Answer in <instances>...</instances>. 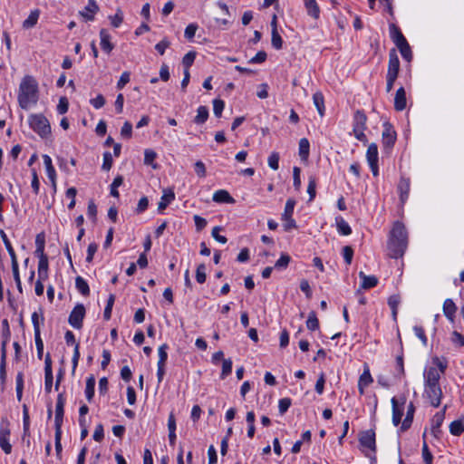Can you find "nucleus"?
Masks as SVG:
<instances>
[{"label": "nucleus", "instance_id": "45", "mask_svg": "<svg viewBox=\"0 0 464 464\" xmlns=\"http://www.w3.org/2000/svg\"><path fill=\"white\" fill-rule=\"evenodd\" d=\"M307 193L309 194V201L314 200L316 195V180L314 177L309 178Z\"/></svg>", "mask_w": 464, "mask_h": 464}, {"label": "nucleus", "instance_id": "31", "mask_svg": "<svg viewBox=\"0 0 464 464\" xmlns=\"http://www.w3.org/2000/svg\"><path fill=\"white\" fill-rule=\"evenodd\" d=\"M450 432L454 436H459L464 432V417H461L450 423Z\"/></svg>", "mask_w": 464, "mask_h": 464}, {"label": "nucleus", "instance_id": "54", "mask_svg": "<svg viewBox=\"0 0 464 464\" xmlns=\"http://www.w3.org/2000/svg\"><path fill=\"white\" fill-rule=\"evenodd\" d=\"M112 162H113V160H112V156H111V152L105 151L103 153V163H102V169L106 171L110 170L111 169Z\"/></svg>", "mask_w": 464, "mask_h": 464}, {"label": "nucleus", "instance_id": "34", "mask_svg": "<svg viewBox=\"0 0 464 464\" xmlns=\"http://www.w3.org/2000/svg\"><path fill=\"white\" fill-rule=\"evenodd\" d=\"M6 341L2 343L1 346V362H0V378L2 381L5 378V364H6Z\"/></svg>", "mask_w": 464, "mask_h": 464}, {"label": "nucleus", "instance_id": "7", "mask_svg": "<svg viewBox=\"0 0 464 464\" xmlns=\"http://www.w3.org/2000/svg\"><path fill=\"white\" fill-rule=\"evenodd\" d=\"M424 397L430 406H440L442 397L440 384H425Z\"/></svg>", "mask_w": 464, "mask_h": 464}, {"label": "nucleus", "instance_id": "23", "mask_svg": "<svg viewBox=\"0 0 464 464\" xmlns=\"http://www.w3.org/2000/svg\"><path fill=\"white\" fill-rule=\"evenodd\" d=\"M362 279L361 287L362 289H370L377 285L378 278L375 276H366L363 272L359 273Z\"/></svg>", "mask_w": 464, "mask_h": 464}, {"label": "nucleus", "instance_id": "13", "mask_svg": "<svg viewBox=\"0 0 464 464\" xmlns=\"http://www.w3.org/2000/svg\"><path fill=\"white\" fill-rule=\"evenodd\" d=\"M373 382V379L371 375L369 366L364 365L362 373L360 375L358 380V389L361 394L364 392L365 388Z\"/></svg>", "mask_w": 464, "mask_h": 464}, {"label": "nucleus", "instance_id": "21", "mask_svg": "<svg viewBox=\"0 0 464 464\" xmlns=\"http://www.w3.org/2000/svg\"><path fill=\"white\" fill-rule=\"evenodd\" d=\"M213 200L218 203H227L234 204L235 199L230 196V194L225 189L217 190L213 194Z\"/></svg>", "mask_w": 464, "mask_h": 464}, {"label": "nucleus", "instance_id": "33", "mask_svg": "<svg viewBox=\"0 0 464 464\" xmlns=\"http://www.w3.org/2000/svg\"><path fill=\"white\" fill-rule=\"evenodd\" d=\"M208 118V110L206 106H199L197 110V115L194 121L197 124H203Z\"/></svg>", "mask_w": 464, "mask_h": 464}, {"label": "nucleus", "instance_id": "29", "mask_svg": "<svg viewBox=\"0 0 464 464\" xmlns=\"http://www.w3.org/2000/svg\"><path fill=\"white\" fill-rule=\"evenodd\" d=\"M415 409L416 408H408L405 418L401 422V426L400 427L401 432H405L411 428L415 413Z\"/></svg>", "mask_w": 464, "mask_h": 464}, {"label": "nucleus", "instance_id": "51", "mask_svg": "<svg viewBox=\"0 0 464 464\" xmlns=\"http://www.w3.org/2000/svg\"><path fill=\"white\" fill-rule=\"evenodd\" d=\"M290 256L287 254H282L279 259L276 262L275 267L277 269L285 268L290 262Z\"/></svg>", "mask_w": 464, "mask_h": 464}, {"label": "nucleus", "instance_id": "44", "mask_svg": "<svg viewBox=\"0 0 464 464\" xmlns=\"http://www.w3.org/2000/svg\"><path fill=\"white\" fill-rule=\"evenodd\" d=\"M206 266L204 264H200L198 266L196 270V280L198 284H203L206 282Z\"/></svg>", "mask_w": 464, "mask_h": 464}, {"label": "nucleus", "instance_id": "11", "mask_svg": "<svg viewBox=\"0 0 464 464\" xmlns=\"http://www.w3.org/2000/svg\"><path fill=\"white\" fill-rule=\"evenodd\" d=\"M400 71V60L395 49H392L389 53V63L387 75L398 77Z\"/></svg>", "mask_w": 464, "mask_h": 464}, {"label": "nucleus", "instance_id": "41", "mask_svg": "<svg viewBox=\"0 0 464 464\" xmlns=\"http://www.w3.org/2000/svg\"><path fill=\"white\" fill-rule=\"evenodd\" d=\"M35 245H36L35 254L37 256L45 255L44 254L45 240H44V235L43 233H40L36 236Z\"/></svg>", "mask_w": 464, "mask_h": 464}, {"label": "nucleus", "instance_id": "20", "mask_svg": "<svg viewBox=\"0 0 464 464\" xmlns=\"http://www.w3.org/2000/svg\"><path fill=\"white\" fill-rule=\"evenodd\" d=\"M390 34H391L392 40L396 44V46H400V45L407 43V40L401 34V30L394 24H392L390 25Z\"/></svg>", "mask_w": 464, "mask_h": 464}, {"label": "nucleus", "instance_id": "16", "mask_svg": "<svg viewBox=\"0 0 464 464\" xmlns=\"http://www.w3.org/2000/svg\"><path fill=\"white\" fill-rule=\"evenodd\" d=\"M175 199V193L172 188L163 189V194L158 205L159 212H162L168 205Z\"/></svg>", "mask_w": 464, "mask_h": 464}, {"label": "nucleus", "instance_id": "9", "mask_svg": "<svg viewBox=\"0 0 464 464\" xmlns=\"http://www.w3.org/2000/svg\"><path fill=\"white\" fill-rule=\"evenodd\" d=\"M295 206V200L293 198L287 199L284 213L282 214V219L284 221V228L285 231H289L296 227L295 221L292 218L294 208Z\"/></svg>", "mask_w": 464, "mask_h": 464}, {"label": "nucleus", "instance_id": "8", "mask_svg": "<svg viewBox=\"0 0 464 464\" xmlns=\"http://www.w3.org/2000/svg\"><path fill=\"white\" fill-rule=\"evenodd\" d=\"M85 307L82 304H78L72 310L68 322L74 329H81L82 327V321L85 316Z\"/></svg>", "mask_w": 464, "mask_h": 464}, {"label": "nucleus", "instance_id": "50", "mask_svg": "<svg viewBox=\"0 0 464 464\" xmlns=\"http://www.w3.org/2000/svg\"><path fill=\"white\" fill-rule=\"evenodd\" d=\"M267 163L272 169L277 170L279 168V154L272 152L268 157Z\"/></svg>", "mask_w": 464, "mask_h": 464}, {"label": "nucleus", "instance_id": "38", "mask_svg": "<svg viewBox=\"0 0 464 464\" xmlns=\"http://www.w3.org/2000/svg\"><path fill=\"white\" fill-rule=\"evenodd\" d=\"M306 326L311 331H315L319 328V321L316 317L315 312L312 311L309 313Z\"/></svg>", "mask_w": 464, "mask_h": 464}, {"label": "nucleus", "instance_id": "62", "mask_svg": "<svg viewBox=\"0 0 464 464\" xmlns=\"http://www.w3.org/2000/svg\"><path fill=\"white\" fill-rule=\"evenodd\" d=\"M343 256L345 263L347 265H350L352 263L353 256V248L351 246H345L343 248Z\"/></svg>", "mask_w": 464, "mask_h": 464}, {"label": "nucleus", "instance_id": "22", "mask_svg": "<svg viewBox=\"0 0 464 464\" xmlns=\"http://www.w3.org/2000/svg\"><path fill=\"white\" fill-rule=\"evenodd\" d=\"M398 190L400 193V199L401 203H404L407 200L410 192V179L401 178L398 184Z\"/></svg>", "mask_w": 464, "mask_h": 464}, {"label": "nucleus", "instance_id": "36", "mask_svg": "<svg viewBox=\"0 0 464 464\" xmlns=\"http://www.w3.org/2000/svg\"><path fill=\"white\" fill-rule=\"evenodd\" d=\"M310 144L307 139L303 138L299 141V155L303 160H306L309 156Z\"/></svg>", "mask_w": 464, "mask_h": 464}, {"label": "nucleus", "instance_id": "1", "mask_svg": "<svg viewBox=\"0 0 464 464\" xmlns=\"http://www.w3.org/2000/svg\"><path fill=\"white\" fill-rule=\"evenodd\" d=\"M408 246V233L401 222H395L388 240L389 256L392 258L401 257Z\"/></svg>", "mask_w": 464, "mask_h": 464}, {"label": "nucleus", "instance_id": "47", "mask_svg": "<svg viewBox=\"0 0 464 464\" xmlns=\"http://www.w3.org/2000/svg\"><path fill=\"white\" fill-rule=\"evenodd\" d=\"M397 47L400 50L401 56L406 61L410 62L412 58V53L408 42Z\"/></svg>", "mask_w": 464, "mask_h": 464}, {"label": "nucleus", "instance_id": "49", "mask_svg": "<svg viewBox=\"0 0 464 464\" xmlns=\"http://www.w3.org/2000/svg\"><path fill=\"white\" fill-rule=\"evenodd\" d=\"M123 182V178L121 176H117L111 185V195L112 197H115V198H118L119 197V191H118V187H120Z\"/></svg>", "mask_w": 464, "mask_h": 464}, {"label": "nucleus", "instance_id": "40", "mask_svg": "<svg viewBox=\"0 0 464 464\" xmlns=\"http://www.w3.org/2000/svg\"><path fill=\"white\" fill-rule=\"evenodd\" d=\"M313 101H314V103L319 112V114L321 116L324 115V96L321 92H315L314 95H313Z\"/></svg>", "mask_w": 464, "mask_h": 464}, {"label": "nucleus", "instance_id": "26", "mask_svg": "<svg viewBox=\"0 0 464 464\" xmlns=\"http://www.w3.org/2000/svg\"><path fill=\"white\" fill-rule=\"evenodd\" d=\"M337 231L342 236H349L352 234V228L349 224L341 217L335 218Z\"/></svg>", "mask_w": 464, "mask_h": 464}, {"label": "nucleus", "instance_id": "35", "mask_svg": "<svg viewBox=\"0 0 464 464\" xmlns=\"http://www.w3.org/2000/svg\"><path fill=\"white\" fill-rule=\"evenodd\" d=\"M157 158V153L150 149H147L144 151V164L148 166H151L154 169H158V165L154 163L155 159Z\"/></svg>", "mask_w": 464, "mask_h": 464}, {"label": "nucleus", "instance_id": "15", "mask_svg": "<svg viewBox=\"0 0 464 464\" xmlns=\"http://www.w3.org/2000/svg\"><path fill=\"white\" fill-rule=\"evenodd\" d=\"M407 106L406 92L403 87H400L394 97V109L398 111H403Z\"/></svg>", "mask_w": 464, "mask_h": 464}, {"label": "nucleus", "instance_id": "37", "mask_svg": "<svg viewBox=\"0 0 464 464\" xmlns=\"http://www.w3.org/2000/svg\"><path fill=\"white\" fill-rule=\"evenodd\" d=\"M75 286L77 290L84 296L89 295L90 288L87 282L82 277L77 276L75 279Z\"/></svg>", "mask_w": 464, "mask_h": 464}, {"label": "nucleus", "instance_id": "27", "mask_svg": "<svg viewBox=\"0 0 464 464\" xmlns=\"http://www.w3.org/2000/svg\"><path fill=\"white\" fill-rule=\"evenodd\" d=\"M96 380L93 375H90L86 379V386H85V396L89 403L92 402V399L94 395V389H95Z\"/></svg>", "mask_w": 464, "mask_h": 464}, {"label": "nucleus", "instance_id": "19", "mask_svg": "<svg viewBox=\"0 0 464 464\" xmlns=\"http://www.w3.org/2000/svg\"><path fill=\"white\" fill-rule=\"evenodd\" d=\"M100 38L102 49L107 53H110L113 50L114 45L111 42V35L106 29H102L100 31Z\"/></svg>", "mask_w": 464, "mask_h": 464}, {"label": "nucleus", "instance_id": "48", "mask_svg": "<svg viewBox=\"0 0 464 464\" xmlns=\"http://www.w3.org/2000/svg\"><path fill=\"white\" fill-rule=\"evenodd\" d=\"M405 408H392V423L398 426L401 422Z\"/></svg>", "mask_w": 464, "mask_h": 464}, {"label": "nucleus", "instance_id": "64", "mask_svg": "<svg viewBox=\"0 0 464 464\" xmlns=\"http://www.w3.org/2000/svg\"><path fill=\"white\" fill-rule=\"evenodd\" d=\"M451 342L459 346L464 345V335L457 331H454L451 335Z\"/></svg>", "mask_w": 464, "mask_h": 464}, {"label": "nucleus", "instance_id": "3", "mask_svg": "<svg viewBox=\"0 0 464 464\" xmlns=\"http://www.w3.org/2000/svg\"><path fill=\"white\" fill-rule=\"evenodd\" d=\"M447 363L440 358L432 359V365L424 372L425 384H439L440 375L444 373Z\"/></svg>", "mask_w": 464, "mask_h": 464}, {"label": "nucleus", "instance_id": "4", "mask_svg": "<svg viewBox=\"0 0 464 464\" xmlns=\"http://www.w3.org/2000/svg\"><path fill=\"white\" fill-rule=\"evenodd\" d=\"M30 127L42 138L51 133V126L48 120L42 114H33L29 117Z\"/></svg>", "mask_w": 464, "mask_h": 464}, {"label": "nucleus", "instance_id": "43", "mask_svg": "<svg viewBox=\"0 0 464 464\" xmlns=\"http://www.w3.org/2000/svg\"><path fill=\"white\" fill-rule=\"evenodd\" d=\"M272 38H271V44L272 46L276 49L280 50L283 46V40L281 35L278 33V30H272Z\"/></svg>", "mask_w": 464, "mask_h": 464}, {"label": "nucleus", "instance_id": "61", "mask_svg": "<svg viewBox=\"0 0 464 464\" xmlns=\"http://www.w3.org/2000/svg\"><path fill=\"white\" fill-rule=\"evenodd\" d=\"M69 108V102L66 97H61L57 105V111L60 114H64Z\"/></svg>", "mask_w": 464, "mask_h": 464}, {"label": "nucleus", "instance_id": "6", "mask_svg": "<svg viewBox=\"0 0 464 464\" xmlns=\"http://www.w3.org/2000/svg\"><path fill=\"white\" fill-rule=\"evenodd\" d=\"M359 443L362 448H363L362 452L365 456H370L365 450L372 451L373 454L376 452V441H375V432L373 430H367L360 432L359 434Z\"/></svg>", "mask_w": 464, "mask_h": 464}, {"label": "nucleus", "instance_id": "59", "mask_svg": "<svg viewBox=\"0 0 464 464\" xmlns=\"http://www.w3.org/2000/svg\"><path fill=\"white\" fill-rule=\"evenodd\" d=\"M198 25L196 24H189L184 32V35L188 40H192L193 37L196 34V32L198 30Z\"/></svg>", "mask_w": 464, "mask_h": 464}, {"label": "nucleus", "instance_id": "42", "mask_svg": "<svg viewBox=\"0 0 464 464\" xmlns=\"http://www.w3.org/2000/svg\"><path fill=\"white\" fill-rule=\"evenodd\" d=\"M197 53L195 51H190L185 54L182 59V64L184 66V70L189 71L190 66L193 64Z\"/></svg>", "mask_w": 464, "mask_h": 464}, {"label": "nucleus", "instance_id": "39", "mask_svg": "<svg viewBox=\"0 0 464 464\" xmlns=\"http://www.w3.org/2000/svg\"><path fill=\"white\" fill-rule=\"evenodd\" d=\"M63 415H64V408H56L55 418H54L55 431H62Z\"/></svg>", "mask_w": 464, "mask_h": 464}, {"label": "nucleus", "instance_id": "57", "mask_svg": "<svg viewBox=\"0 0 464 464\" xmlns=\"http://www.w3.org/2000/svg\"><path fill=\"white\" fill-rule=\"evenodd\" d=\"M301 169L299 167H294L293 169V179H294V187L295 190H299L301 188V178H300Z\"/></svg>", "mask_w": 464, "mask_h": 464}, {"label": "nucleus", "instance_id": "10", "mask_svg": "<svg viewBox=\"0 0 464 464\" xmlns=\"http://www.w3.org/2000/svg\"><path fill=\"white\" fill-rule=\"evenodd\" d=\"M366 159L373 176H377L379 173L378 168V147L375 143H371L368 146L366 151Z\"/></svg>", "mask_w": 464, "mask_h": 464}, {"label": "nucleus", "instance_id": "17", "mask_svg": "<svg viewBox=\"0 0 464 464\" xmlns=\"http://www.w3.org/2000/svg\"><path fill=\"white\" fill-rule=\"evenodd\" d=\"M44 164L45 166L46 174L48 179L51 180L53 188H56V172L52 163V159L48 155L43 156Z\"/></svg>", "mask_w": 464, "mask_h": 464}, {"label": "nucleus", "instance_id": "30", "mask_svg": "<svg viewBox=\"0 0 464 464\" xmlns=\"http://www.w3.org/2000/svg\"><path fill=\"white\" fill-rule=\"evenodd\" d=\"M40 11L38 9L33 10L28 17L23 22V27L24 29L33 28L38 22Z\"/></svg>", "mask_w": 464, "mask_h": 464}, {"label": "nucleus", "instance_id": "12", "mask_svg": "<svg viewBox=\"0 0 464 464\" xmlns=\"http://www.w3.org/2000/svg\"><path fill=\"white\" fill-rule=\"evenodd\" d=\"M445 410L446 408H443L442 411L437 412L431 420L430 430L435 438H440L441 434L440 426L445 419Z\"/></svg>", "mask_w": 464, "mask_h": 464}, {"label": "nucleus", "instance_id": "18", "mask_svg": "<svg viewBox=\"0 0 464 464\" xmlns=\"http://www.w3.org/2000/svg\"><path fill=\"white\" fill-rule=\"evenodd\" d=\"M99 11V6L94 0H89L84 11L80 12L81 15L88 21L94 19V14Z\"/></svg>", "mask_w": 464, "mask_h": 464}, {"label": "nucleus", "instance_id": "58", "mask_svg": "<svg viewBox=\"0 0 464 464\" xmlns=\"http://www.w3.org/2000/svg\"><path fill=\"white\" fill-rule=\"evenodd\" d=\"M132 134V125L129 121H125L121 130V137L130 139Z\"/></svg>", "mask_w": 464, "mask_h": 464}, {"label": "nucleus", "instance_id": "5", "mask_svg": "<svg viewBox=\"0 0 464 464\" xmlns=\"http://www.w3.org/2000/svg\"><path fill=\"white\" fill-rule=\"evenodd\" d=\"M366 121L367 117L362 111H357L353 116V131L354 137L360 140L366 142V135L364 134V130L366 129Z\"/></svg>", "mask_w": 464, "mask_h": 464}, {"label": "nucleus", "instance_id": "14", "mask_svg": "<svg viewBox=\"0 0 464 464\" xmlns=\"http://www.w3.org/2000/svg\"><path fill=\"white\" fill-rule=\"evenodd\" d=\"M9 435L10 430L6 426H1L0 428V447L5 451V453L9 454L12 450V446L9 443Z\"/></svg>", "mask_w": 464, "mask_h": 464}, {"label": "nucleus", "instance_id": "28", "mask_svg": "<svg viewBox=\"0 0 464 464\" xmlns=\"http://www.w3.org/2000/svg\"><path fill=\"white\" fill-rule=\"evenodd\" d=\"M305 8L310 16L318 19L320 15V8L315 0H304Z\"/></svg>", "mask_w": 464, "mask_h": 464}, {"label": "nucleus", "instance_id": "24", "mask_svg": "<svg viewBox=\"0 0 464 464\" xmlns=\"http://www.w3.org/2000/svg\"><path fill=\"white\" fill-rule=\"evenodd\" d=\"M38 263V277L40 279H47L48 277V257L46 255L37 256Z\"/></svg>", "mask_w": 464, "mask_h": 464}, {"label": "nucleus", "instance_id": "63", "mask_svg": "<svg viewBox=\"0 0 464 464\" xmlns=\"http://www.w3.org/2000/svg\"><path fill=\"white\" fill-rule=\"evenodd\" d=\"M105 98L103 95L99 94L95 98L92 99L90 101V103L95 108V109H101L105 104Z\"/></svg>", "mask_w": 464, "mask_h": 464}, {"label": "nucleus", "instance_id": "46", "mask_svg": "<svg viewBox=\"0 0 464 464\" xmlns=\"http://www.w3.org/2000/svg\"><path fill=\"white\" fill-rule=\"evenodd\" d=\"M114 301H115V296H114V295L111 294L108 298L107 304H106V307H105L104 313H103V317L105 320H109L111 316V311H112V306H113Z\"/></svg>", "mask_w": 464, "mask_h": 464}, {"label": "nucleus", "instance_id": "55", "mask_svg": "<svg viewBox=\"0 0 464 464\" xmlns=\"http://www.w3.org/2000/svg\"><path fill=\"white\" fill-rule=\"evenodd\" d=\"M167 349H168V345L167 344H162L161 346L159 347V351H158L159 352L158 364L165 365L167 358H168Z\"/></svg>", "mask_w": 464, "mask_h": 464}, {"label": "nucleus", "instance_id": "52", "mask_svg": "<svg viewBox=\"0 0 464 464\" xmlns=\"http://www.w3.org/2000/svg\"><path fill=\"white\" fill-rule=\"evenodd\" d=\"M232 372V361L230 359H224L222 362L221 378L224 379Z\"/></svg>", "mask_w": 464, "mask_h": 464}, {"label": "nucleus", "instance_id": "56", "mask_svg": "<svg viewBox=\"0 0 464 464\" xmlns=\"http://www.w3.org/2000/svg\"><path fill=\"white\" fill-rule=\"evenodd\" d=\"M422 457L425 464H432L433 456L430 451L427 443L424 441L422 446Z\"/></svg>", "mask_w": 464, "mask_h": 464}, {"label": "nucleus", "instance_id": "2", "mask_svg": "<svg viewBox=\"0 0 464 464\" xmlns=\"http://www.w3.org/2000/svg\"><path fill=\"white\" fill-rule=\"evenodd\" d=\"M38 101V85L31 76H25L19 86L18 102L22 109L28 110Z\"/></svg>", "mask_w": 464, "mask_h": 464}, {"label": "nucleus", "instance_id": "53", "mask_svg": "<svg viewBox=\"0 0 464 464\" xmlns=\"http://www.w3.org/2000/svg\"><path fill=\"white\" fill-rule=\"evenodd\" d=\"M224 107H225V103L222 100L215 99L213 101V111L217 117L219 118L221 116Z\"/></svg>", "mask_w": 464, "mask_h": 464}, {"label": "nucleus", "instance_id": "25", "mask_svg": "<svg viewBox=\"0 0 464 464\" xmlns=\"http://www.w3.org/2000/svg\"><path fill=\"white\" fill-rule=\"evenodd\" d=\"M443 314L450 321H453L455 313L457 311V306L452 299L448 298L443 303Z\"/></svg>", "mask_w": 464, "mask_h": 464}, {"label": "nucleus", "instance_id": "60", "mask_svg": "<svg viewBox=\"0 0 464 464\" xmlns=\"http://www.w3.org/2000/svg\"><path fill=\"white\" fill-rule=\"evenodd\" d=\"M111 24L113 27L117 28L121 25L123 21L122 13L120 9L117 10L113 16H110Z\"/></svg>", "mask_w": 464, "mask_h": 464}, {"label": "nucleus", "instance_id": "32", "mask_svg": "<svg viewBox=\"0 0 464 464\" xmlns=\"http://www.w3.org/2000/svg\"><path fill=\"white\" fill-rule=\"evenodd\" d=\"M396 140L395 132L391 128H386L382 132V142L387 148L393 146Z\"/></svg>", "mask_w": 464, "mask_h": 464}]
</instances>
